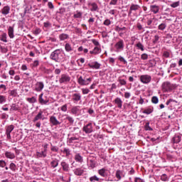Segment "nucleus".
<instances>
[{"label": "nucleus", "mask_w": 182, "mask_h": 182, "mask_svg": "<svg viewBox=\"0 0 182 182\" xmlns=\"http://www.w3.org/2000/svg\"><path fill=\"white\" fill-rule=\"evenodd\" d=\"M140 80L142 83H144V84L150 83L151 80V77L149 75H141Z\"/></svg>", "instance_id": "f257e3e1"}, {"label": "nucleus", "mask_w": 182, "mask_h": 182, "mask_svg": "<svg viewBox=\"0 0 182 182\" xmlns=\"http://www.w3.org/2000/svg\"><path fill=\"white\" fill-rule=\"evenodd\" d=\"M92 82V78H87L86 80L83 79L82 77L78 78V83L81 85H87Z\"/></svg>", "instance_id": "f03ea898"}, {"label": "nucleus", "mask_w": 182, "mask_h": 182, "mask_svg": "<svg viewBox=\"0 0 182 182\" xmlns=\"http://www.w3.org/2000/svg\"><path fill=\"white\" fill-rule=\"evenodd\" d=\"M59 55H60V50H55L51 53L50 58L53 59V60H55V62H58V60H59Z\"/></svg>", "instance_id": "7ed1b4c3"}, {"label": "nucleus", "mask_w": 182, "mask_h": 182, "mask_svg": "<svg viewBox=\"0 0 182 182\" xmlns=\"http://www.w3.org/2000/svg\"><path fill=\"white\" fill-rule=\"evenodd\" d=\"M60 83H68L70 82V77L68 75H62L60 80H59Z\"/></svg>", "instance_id": "20e7f679"}, {"label": "nucleus", "mask_w": 182, "mask_h": 182, "mask_svg": "<svg viewBox=\"0 0 182 182\" xmlns=\"http://www.w3.org/2000/svg\"><path fill=\"white\" fill-rule=\"evenodd\" d=\"M44 86L43 82H38L36 84L35 90H36V92H41L43 89Z\"/></svg>", "instance_id": "39448f33"}, {"label": "nucleus", "mask_w": 182, "mask_h": 182, "mask_svg": "<svg viewBox=\"0 0 182 182\" xmlns=\"http://www.w3.org/2000/svg\"><path fill=\"white\" fill-rule=\"evenodd\" d=\"M83 130L86 133H92L93 132L92 124H88L83 127Z\"/></svg>", "instance_id": "423d86ee"}, {"label": "nucleus", "mask_w": 182, "mask_h": 182, "mask_svg": "<svg viewBox=\"0 0 182 182\" xmlns=\"http://www.w3.org/2000/svg\"><path fill=\"white\" fill-rule=\"evenodd\" d=\"M50 123H52V124H53L54 126H58V124H60V122H59V121H58V119H56L55 117H51L50 118Z\"/></svg>", "instance_id": "0eeeda50"}, {"label": "nucleus", "mask_w": 182, "mask_h": 182, "mask_svg": "<svg viewBox=\"0 0 182 182\" xmlns=\"http://www.w3.org/2000/svg\"><path fill=\"white\" fill-rule=\"evenodd\" d=\"M88 66H90L91 69H99L100 68V64L97 62H95L91 64H88Z\"/></svg>", "instance_id": "6e6552de"}, {"label": "nucleus", "mask_w": 182, "mask_h": 182, "mask_svg": "<svg viewBox=\"0 0 182 182\" xmlns=\"http://www.w3.org/2000/svg\"><path fill=\"white\" fill-rule=\"evenodd\" d=\"M9 11H11V8H9V6H6L2 9L1 14H3V15H8Z\"/></svg>", "instance_id": "1a4fd4ad"}, {"label": "nucleus", "mask_w": 182, "mask_h": 182, "mask_svg": "<svg viewBox=\"0 0 182 182\" xmlns=\"http://www.w3.org/2000/svg\"><path fill=\"white\" fill-rule=\"evenodd\" d=\"M90 53L92 55H97V53H100V48L99 47H95L93 50L90 51Z\"/></svg>", "instance_id": "9d476101"}, {"label": "nucleus", "mask_w": 182, "mask_h": 182, "mask_svg": "<svg viewBox=\"0 0 182 182\" xmlns=\"http://www.w3.org/2000/svg\"><path fill=\"white\" fill-rule=\"evenodd\" d=\"M9 38H11V39L14 38V28H12L11 26L9 27Z\"/></svg>", "instance_id": "9b49d317"}, {"label": "nucleus", "mask_w": 182, "mask_h": 182, "mask_svg": "<svg viewBox=\"0 0 182 182\" xmlns=\"http://www.w3.org/2000/svg\"><path fill=\"white\" fill-rule=\"evenodd\" d=\"M98 173L100 176H102V177H106V176H107V173H106V170L105 168L100 169L98 171Z\"/></svg>", "instance_id": "f8f14e48"}, {"label": "nucleus", "mask_w": 182, "mask_h": 182, "mask_svg": "<svg viewBox=\"0 0 182 182\" xmlns=\"http://www.w3.org/2000/svg\"><path fill=\"white\" fill-rule=\"evenodd\" d=\"M75 160L78 161V163H82V161H83V158L79 154H77L75 156Z\"/></svg>", "instance_id": "ddd939ff"}, {"label": "nucleus", "mask_w": 182, "mask_h": 182, "mask_svg": "<svg viewBox=\"0 0 182 182\" xmlns=\"http://www.w3.org/2000/svg\"><path fill=\"white\" fill-rule=\"evenodd\" d=\"M73 97V100H75L76 102H79V100L82 99V96H80V94H74Z\"/></svg>", "instance_id": "4468645a"}, {"label": "nucleus", "mask_w": 182, "mask_h": 182, "mask_svg": "<svg viewBox=\"0 0 182 182\" xmlns=\"http://www.w3.org/2000/svg\"><path fill=\"white\" fill-rule=\"evenodd\" d=\"M43 94H41L39 95V102L41 105H46L48 103V101H45L43 98Z\"/></svg>", "instance_id": "2eb2a0df"}, {"label": "nucleus", "mask_w": 182, "mask_h": 182, "mask_svg": "<svg viewBox=\"0 0 182 182\" xmlns=\"http://www.w3.org/2000/svg\"><path fill=\"white\" fill-rule=\"evenodd\" d=\"M61 166L65 171H68V170H69V165L66 163L62 162Z\"/></svg>", "instance_id": "dca6fc26"}, {"label": "nucleus", "mask_w": 182, "mask_h": 182, "mask_svg": "<svg viewBox=\"0 0 182 182\" xmlns=\"http://www.w3.org/2000/svg\"><path fill=\"white\" fill-rule=\"evenodd\" d=\"M42 119V112H40L36 117L34 118L33 122H38V120H41Z\"/></svg>", "instance_id": "f3484780"}, {"label": "nucleus", "mask_w": 182, "mask_h": 182, "mask_svg": "<svg viewBox=\"0 0 182 182\" xmlns=\"http://www.w3.org/2000/svg\"><path fill=\"white\" fill-rule=\"evenodd\" d=\"M75 174L76 176H82V174H83V170H82L80 168H77L75 171Z\"/></svg>", "instance_id": "a211bd4d"}, {"label": "nucleus", "mask_w": 182, "mask_h": 182, "mask_svg": "<svg viewBox=\"0 0 182 182\" xmlns=\"http://www.w3.org/2000/svg\"><path fill=\"white\" fill-rule=\"evenodd\" d=\"M173 143H180L181 141V136H176L173 139Z\"/></svg>", "instance_id": "6ab92c4d"}, {"label": "nucleus", "mask_w": 182, "mask_h": 182, "mask_svg": "<svg viewBox=\"0 0 182 182\" xmlns=\"http://www.w3.org/2000/svg\"><path fill=\"white\" fill-rule=\"evenodd\" d=\"M5 156L7 159H14L15 157V154L11 152H6Z\"/></svg>", "instance_id": "aec40b11"}, {"label": "nucleus", "mask_w": 182, "mask_h": 182, "mask_svg": "<svg viewBox=\"0 0 182 182\" xmlns=\"http://www.w3.org/2000/svg\"><path fill=\"white\" fill-rule=\"evenodd\" d=\"M151 10L152 11V12H154V14H157V12H159V6H151Z\"/></svg>", "instance_id": "412c9836"}, {"label": "nucleus", "mask_w": 182, "mask_h": 182, "mask_svg": "<svg viewBox=\"0 0 182 182\" xmlns=\"http://www.w3.org/2000/svg\"><path fill=\"white\" fill-rule=\"evenodd\" d=\"M12 130H14V125H10L6 129V134H11L12 132Z\"/></svg>", "instance_id": "4be33fe9"}, {"label": "nucleus", "mask_w": 182, "mask_h": 182, "mask_svg": "<svg viewBox=\"0 0 182 182\" xmlns=\"http://www.w3.org/2000/svg\"><path fill=\"white\" fill-rule=\"evenodd\" d=\"M115 103L118 107H122V100L120 98L115 99Z\"/></svg>", "instance_id": "5701e85b"}, {"label": "nucleus", "mask_w": 182, "mask_h": 182, "mask_svg": "<svg viewBox=\"0 0 182 182\" xmlns=\"http://www.w3.org/2000/svg\"><path fill=\"white\" fill-rule=\"evenodd\" d=\"M90 5L92 6L91 11H97V4L96 3H91Z\"/></svg>", "instance_id": "b1692460"}, {"label": "nucleus", "mask_w": 182, "mask_h": 182, "mask_svg": "<svg viewBox=\"0 0 182 182\" xmlns=\"http://www.w3.org/2000/svg\"><path fill=\"white\" fill-rule=\"evenodd\" d=\"M117 49H122L123 48V41H119L116 44Z\"/></svg>", "instance_id": "393cba45"}, {"label": "nucleus", "mask_w": 182, "mask_h": 182, "mask_svg": "<svg viewBox=\"0 0 182 182\" xmlns=\"http://www.w3.org/2000/svg\"><path fill=\"white\" fill-rule=\"evenodd\" d=\"M65 50H66L67 52H70V51H72V46H70V44H69V43H66V44H65Z\"/></svg>", "instance_id": "a878e982"}, {"label": "nucleus", "mask_w": 182, "mask_h": 182, "mask_svg": "<svg viewBox=\"0 0 182 182\" xmlns=\"http://www.w3.org/2000/svg\"><path fill=\"white\" fill-rule=\"evenodd\" d=\"M37 156L38 157H45L46 156V152H45V151H43L41 152H38Z\"/></svg>", "instance_id": "bb28decb"}, {"label": "nucleus", "mask_w": 182, "mask_h": 182, "mask_svg": "<svg viewBox=\"0 0 182 182\" xmlns=\"http://www.w3.org/2000/svg\"><path fill=\"white\" fill-rule=\"evenodd\" d=\"M77 112H79V108L77 107H74L71 109V112L73 113V114H76V113H77Z\"/></svg>", "instance_id": "cd10ccee"}, {"label": "nucleus", "mask_w": 182, "mask_h": 182, "mask_svg": "<svg viewBox=\"0 0 182 182\" xmlns=\"http://www.w3.org/2000/svg\"><path fill=\"white\" fill-rule=\"evenodd\" d=\"M90 181L95 182V181H99V178L96 176H92L90 178Z\"/></svg>", "instance_id": "c85d7f7f"}, {"label": "nucleus", "mask_w": 182, "mask_h": 182, "mask_svg": "<svg viewBox=\"0 0 182 182\" xmlns=\"http://www.w3.org/2000/svg\"><path fill=\"white\" fill-rule=\"evenodd\" d=\"M136 48H138V49H140L142 51L144 50V46H143V44H141V43H138L136 44Z\"/></svg>", "instance_id": "c756f323"}, {"label": "nucleus", "mask_w": 182, "mask_h": 182, "mask_svg": "<svg viewBox=\"0 0 182 182\" xmlns=\"http://www.w3.org/2000/svg\"><path fill=\"white\" fill-rule=\"evenodd\" d=\"M137 9H139L138 5L132 4L130 7V11H137Z\"/></svg>", "instance_id": "7c9ffc66"}, {"label": "nucleus", "mask_w": 182, "mask_h": 182, "mask_svg": "<svg viewBox=\"0 0 182 182\" xmlns=\"http://www.w3.org/2000/svg\"><path fill=\"white\" fill-rule=\"evenodd\" d=\"M60 41H65V39H68V35L67 34H60L59 36Z\"/></svg>", "instance_id": "2f4dec72"}, {"label": "nucleus", "mask_w": 182, "mask_h": 182, "mask_svg": "<svg viewBox=\"0 0 182 182\" xmlns=\"http://www.w3.org/2000/svg\"><path fill=\"white\" fill-rule=\"evenodd\" d=\"M27 100L29 102V103H35L36 102V98L33 97L31 98H28Z\"/></svg>", "instance_id": "473e14b6"}, {"label": "nucleus", "mask_w": 182, "mask_h": 182, "mask_svg": "<svg viewBox=\"0 0 182 182\" xmlns=\"http://www.w3.org/2000/svg\"><path fill=\"white\" fill-rule=\"evenodd\" d=\"M164 86L166 87V89H168L169 90H171V84L170 82H165L164 83Z\"/></svg>", "instance_id": "72a5a7b5"}, {"label": "nucleus", "mask_w": 182, "mask_h": 182, "mask_svg": "<svg viewBox=\"0 0 182 182\" xmlns=\"http://www.w3.org/2000/svg\"><path fill=\"white\" fill-rule=\"evenodd\" d=\"M180 5V1H176L171 4V8H177Z\"/></svg>", "instance_id": "f704fd0d"}, {"label": "nucleus", "mask_w": 182, "mask_h": 182, "mask_svg": "<svg viewBox=\"0 0 182 182\" xmlns=\"http://www.w3.org/2000/svg\"><path fill=\"white\" fill-rule=\"evenodd\" d=\"M151 102L152 103L157 105V103H159V98L157 97H153L151 99Z\"/></svg>", "instance_id": "c9c22d12"}, {"label": "nucleus", "mask_w": 182, "mask_h": 182, "mask_svg": "<svg viewBox=\"0 0 182 182\" xmlns=\"http://www.w3.org/2000/svg\"><path fill=\"white\" fill-rule=\"evenodd\" d=\"M152 112H153V109L149 108L144 110L143 113H145L146 114H150V113H151Z\"/></svg>", "instance_id": "e433bc0d"}, {"label": "nucleus", "mask_w": 182, "mask_h": 182, "mask_svg": "<svg viewBox=\"0 0 182 182\" xmlns=\"http://www.w3.org/2000/svg\"><path fill=\"white\" fill-rule=\"evenodd\" d=\"M6 98H5V96L4 95H0V104L4 103V102H6Z\"/></svg>", "instance_id": "4c0bfd02"}, {"label": "nucleus", "mask_w": 182, "mask_h": 182, "mask_svg": "<svg viewBox=\"0 0 182 182\" xmlns=\"http://www.w3.org/2000/svg\"><path fill=\"white\" fill-rule=\"evenodd\" d=\"M10 168L11 170H12L13 171H15V170L16 169V165H15V164L11 163L10 164Z\"/></svg>", "instance_id": "58836bf2"}, {"label": "nucleus", "mask_w": 182, "mask_h": 182, "mask_svg": "<svg viewBox=\"0 0 182 182\" xmlns=\"http://www.w3.org/2000/svg\"><path fill=\"white\" fill-rule=\"evenodd\" d=\"M159 29H160V31H164V29H166V24L164 23H161L159 26Z\"/></svg>", "instance_id": "ea45409f"}, {"label": "nucleus", "mask_w": 182, "mask_h": 182, "mask_svg": "<svg viewBox=\"0 0 182 182\" xmlns=\"http://www.w3.org/2000/svg\"><path fill=\"white\" fill-rule=\"evenodd\" d=\"M149 55L146 53H144L141 55V59H142L143 60H146V59H148Z\"/></svg>", "instance_id": "a19ab883"}, {"label": "nucleus", "mask_w": 182, "mask_h": 182, "mask_svg": "<svg viewBox=\"0 0 182 182\" xmlns=\"http://www.w3.org/2000/svg\"><path fill=\"white\" fill-rule=\"evenodd\" d=\"M6 166V162L5 161L0 160V167H5Z\"/></svg>", "instance_id": "79ce46f5"}, {"label": "nucleus", "mask_w": 182, "mask_h": 182, "mask_svg": "<svg viewBox=\"0 0 182 182\" xmlns=\"http://www.w3.org/2000/svg\"><path fill=\"white\" fill-rule=\"evenodd\" d=\"M83 95H87L89 93L90 90L87 88H82V89Z\"/></svg>", "instance_id": "37998d69"}, {"label": "nucleus", "mask_w": 182, "mask_h": 182, "mask_svg": "<svg viewBox=\"0 0 182 182\" xmlns=\"http://www.w3.org/2000/svg\"><path fill=\"white\" fill-rule=\"evenodd\" d=\"M120 174H122V172H120V171H117L116 172V177L117 178H118L119 180H120V178H122V176H120Z\"/></svg>", "instance_id": "c03bdc74"}, {"label": "nucleus", "mask_w": 182, "mask_h": 182, "mask_svg": "<svg viewBox=\"0 0 182 182\" xmlns=\"http://www.w3.org/2000/svg\"><path fill=\"white\" fill-rule=\"evenodd\" d=\"M10 95H11V96H16V95H18V93L16 92V90H14L10 92Z\"/></svg>", "instance_id": "a18cd8bd"}, {"label": "nucleus", "mask_w": 182, "mask_h": 182, "mask_svg": "<svg viewBox=\"0 0 182 182\" xmlns=\"http://www.w3.org/2000/svg\"><path fill=\"white\" fill-rule=\"evenodd\" d=\"M58 163L56 161H53L51 162L52 167H58Z\"/></svg>", "instance_id": "49530a36"}, {"label": "nucleus", "mask_w": 182, "mask_h": 182, "mask_svg": "<svg viewBox=\"0 0 182 182\" xmlns=\"http://www.w3.org/2000/svg\"><path fill=\"white\" fill-rule=\"evenodd\" d=\"M161 179L162 180V181H167V180H168V178H167L166 175H163L162 176H161Z\"/></svg>", "instance_id": "de8ad7c7"}, {"label": "nucleus", "mask_w": 182, "mask_h": 182, "mask_svg": "<svg viewBox=\"0 0 182 182\" xmlns=\"http://www.w3.org/2000/svg\"><path fill=\"white\" fill-rule=\"evenodd\" d=\"M62 112H66L68 110V106L66 105L61 107Z\"/></svg>", "instance_id": "09e8293b"}, {"label": "nucleus", "mask_w": 182, "mask_h": 182, "mask_svg": "<svg viewBox=\"0 0 182 182\" xmlns=\"http://www.w3.org/2000/svg\"><path fill=\"white\" fill-rule=\"evenodd\" d=\"M48 8H50V9H53L54 6H53V4H52V2H48Z\"/></svg>", "instance_id": "8fccbe9b"}, {"label": "nucleus", "mask_w": 182, "mask_h": 182, "mask_svg": "<svg viewBox=\"0 0 182 182\" xmlns=\"http://www.w3.org/2000/svg\"><path fill=\"white\" fill-rule=\"evenodd\" d=\"M82 16V13L78 12L77 14L74 15V18H80Z\"/></svg>", "instance_id": "3c124183"}, {"label": "nucleus", "mask_w": 182, "mask_h": 182, "mask_svg": "<svg viewBox=\"0 0 182 182\" xmlns=\"http://www.w3.org/2000/svg\"><path fill=\"white\" fill-rule=\"evenodd\" d=\"M117 4V0H112L109 3L110 5H116Z\"/></svg>", "instance_id": "603ef678"}, {"label": "nucleus", "mask_w": 182, "mask_h": 182, "mask_svg": "<svg viewBox=\"0 0 182 182\" xmlns=\"http://www.w3.org/2000/svg\"><path fill=\"white\" fill-rule=\"evenodd\" d=\"M66 119L69 121L70 123H73V118L71 117H67Z\"/></svg>", "instance_id": "864d4df0"}, {"label": "nucleus", "mask_w": 182, "mask_h": 182, "mask_svg": "<svg viewBox=\"0 0 182 182\" xmlns=\"http://www.w3.org/2000/svg\"><path fill=\"white\" fill-rule=\"evenodd\" d=\"M119 60H120L121 62H124V63H127V61H126V60H124V58H123V57H119Z\"/></svg>", "instance_id": "5fc2aeb1"}, {"label": "nucleus", "mask_w": 182, "mask_h": 182, "mask_svg": "<svg viewBox=\"0 0 182 182\" xmlns=\"http://www.w3.org/2000/svg\"><path fill=\"white\" fill-rule=\"evenodd\" d=\"M51 150H52V151H58L59 149H58V147H56V146H52L51 147Z\"/></svg>", "instance_id": "6e6d98bb"}, {"label": "nucleus", "mask_w": 182, "mask_h": 182, "mask_svg": "<svg viewBox=\"0 0 182 182\" xmlns=\"http://www.w3.org/2000/svg\"><path fill=\"white\" fill-rule=\"evenodd\" d=\"M9 75L11 76H14L15 75V70H11L9 72Z\"/></svg>", "instance_id": "4d7b16f0"}, {"label": "nucleus", "mask_w": 182, "mask_h": 182, "mask_svg": "<svg viewBox=\"0 0 182 182\" xmlns=\"http://www.w3.org/2000/svg\"><path fill=\"white\" fill-rule=\"evenodd\" d=\"M120 85H126V80H119Z\"/></svg>", "instance_id": "13d9d810"}, {"label": "nucleus", "mask_w": 182, "mask_h": 182, "mask_svg": "<svg viewBox=\"0 0 182 182\" xmlns=\"http://www.w3.org/2000/svg\"><path fill=\"white\" fill-rule=\"evenodd\" d=\"M124 97H126V99H129V97H130V92H125Z\"/></svg>", "instance_id": "bf43d9fd"}, {"label": "nucleus", "mask_w": 182, "mask_h": 182, "mask_svg": "<svg viewBox=\"0 0 182 182\" xmlns=\"http://www.w3.org/2000/svg\"><path fill=\"white\" fill-rule=\"evenodd\" d=\"M92 43H94L95 46H99V42L96 40H92Z\"/></svg>", "instance_id": "052dcab7"}, {"label": "nucleus", "mask_w": 182, "mask_h": 182, "mask_svg": "<svg viewBox=\"0 0 182 182\" xmlns=\"http://www.w3.org/2000/svg\"><path fill=\"white\" fill-rule=\"evenodd\" d=\"M135 182H144V181H142V179L140 178H136L135 179Z\"/></svg>", "instance_id": "680f3d73"}, {"label": "nucleus", "mask_w": 182, "mask_h": 182, "mask_svg": "<svg viewBox=\"0 0 182 182\" xmlns=\"http://www.w3.org/2000/svg\"><path fill=\"white\" fill-rule=\"evenodd\" d=\"M104 23L107 26H109V24L110 23V21L109 20H105Z\"/></svg>", "instance_id": "e2e57ef3"}, {"label": "nucleus", "mask_w": 182, "mask_h": 182, "mask_svg": "<svg viewBox=\"0 0 182 182\" xmlns=\"http://www.w3.org/2000/svg\"><path fill=\"white\" fill-rule=\"evenodd\" d=\"M0 89H4V90H6V86H5V85H1Z\"/></svg>", "instance_id": "0e129e2a"}, {"label": "nucleus", "mask_w": 182, "mask_h": 182, "mask_svg": "<svg viewBox=\"0 0 182 182\" xmlns=\"http://www.w3.org/2000/svg\"><path fill=\"white\" fill-rule=\"evenodd\" d=\"M38 65H39V61L35 60L33 63V66H38Z\"/></svg>", "instance_id": "69168bd1"}, {"label": "nucleus", "mask_w": 182, "mask_h": 182, "mask_svg": "<svg viewBox=\"0 0 182 182\" xmlns=\"http://www.w3.org/2000/svg\"><path fill=\"white\" fill-rule=\"evenodd\" d=\"M171 102H174V100H169L168 102H166V105L168 106V105H170L171 103Z\"/></svg>", "instance_id": "338daca9"}, {"label": "nucleus", "mask_w": 182, "mask_h": 182, "mask_svg": "<svg viewBox=\"0 0 182 182\" xmlns=\"http://www.w3.org/2000/svg\"><path fill=\"white\" fill-rule=\"evenodd\" d=\"M55 73H56V75H59V73H60V69H55Z\"/></svg>", "instance_id": "774afa93"}]
</instances>
